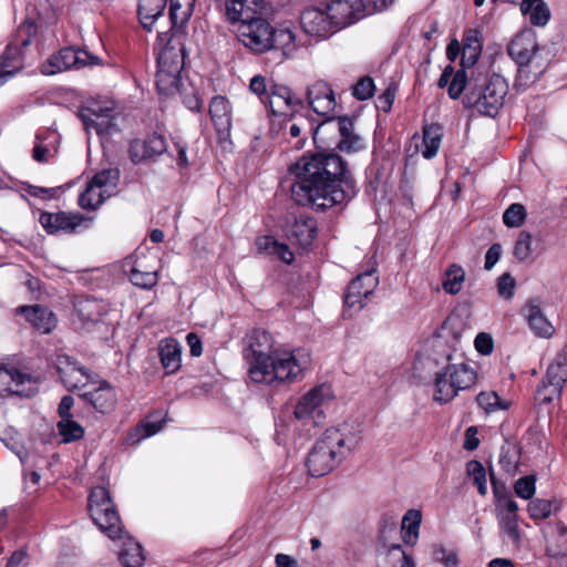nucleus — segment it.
<instances>
[{
    "instance_id": "nucleus-1",
    "label": "nucleus",
    "mask_w": 567,
    "mask_h": 567,
    "mask_svg": "<svg viewBox=\"0 0 567 567\" xmlns=\"http://www.w3.org/2000/svg\"><path fill=\"white\" fill-rule=\"evenodd\" d=\"M365 148L364 138L354 130V123L344 116L338 142L332 152L305 154L291 166L295 175L291 198L300 206L326 210L348 203L355 195V182L347 162L337 153H357Z\"/></svg>"
},
{
    "instance_id": "nucleus-2",
    "label": "nucleus",
    "mask_w": 567,
    "mask_h": 567,
    "mask_svg": "<svg viewBox=\"0 0 567 567\" xmlns=\"http://www.w3.org/2000/svg\"><path fill=\"white\" fill-rule=\"evenodd\" d=\"M508 84L499 74L474 71L466 78L465 71H457L452 80L447 94L452 100L463 95L465 107L475 109L480 114L494 117L504 104Z\"/></svg>"
},
{
    "instance_id": "nucleus-3",
    "label": "nucleus",
    "mask_w": 567,
    "mask_h": 567,
    "mask_svg": "<svg viewBox=\"0 0 567 567\" xmlns=\"http://www.w3.org/2000/svg\"><path fill=\"white\" fill-rule=\"evenodd\" d=\"M507 53L517 64L515 84L528 86L536 82L549 65V50L540 47L532 29L519 32L508 44Z\"/></svg>"
},
{
    "instance_id": "nucleus-4",
    "label": "nucleus",
    "mask_w": 567,
    "mask_h": 567,
    "mask_svg": "<svg viewBox=\"0 0 567 567\" xmlns=\"http://www.w3.org/2000/svg\"><path fill=\"white\" fill-rule=\"evenodd\" d=\"M359 439L341 429H327L309 452L307 466L313 477L331 472L358 445Z\"/></svg>"
},
{
    "instance_id": "nucleus-5",
    "label": "nucleus",
    "mask_w": 567,
    "mask_h": 567,
    "mask_svg": "<svg viewBox=\"0 0 567 567\" xmlns=\"http://www.w3.org/2000/svg\"><path fill=\"white\" fill-rule=\"evenodd\" d=\"M169 19L172 28L167 32H159L155 50L157 51V65L171 68L175 72H182L185 64L184 33L182 27L188 20V9L182 10L179 0H169Z\"/></svg>"
},
{
    "instance_id": "nucleus-6",
    "label": "nucleus",
    "mask_w": 567,
    "mask_h": 567,
    "mask_svg": "<svg viewBox=\"0 0 567 567\" xmlns=\"http://www.w3.org/2000/svg\"><path fill=\"white\" fill-rule=\"evenodd\" d=\"M37 31V24L30 19L24 20L18 28L13 40L0 55V86L24 68V49L31 43Z\"/></svg>"
},
{
    "instance_id": "nucleus-7",
    "label": "nucleus",
    "mask_w": 567,
    "mask_h": 567,
    "mask_svg": "<svg viewBox=\"0 0 567 567\" xmlns=\"http://www.w3.org/2000/svg\"><path fill=\"white\" fill-rule=\"evenodd\" d=\"M451 361V357H447ZM476 381L475 371L465 363L449 362L435 375L434 401L444 404L452 401L461 390L471 388Z\"/></svg>"
},
{
    "instance_id": "nucleus-8",
    "label": "nucleus",
    "mask_w": 567,
    "mask_h": 567,
    "mask_svg": "<svg viewBox=\"0 0 567 567\" xmlns=\"http://www.w3.org/2000/svg\"><path fill=\"white\" fill-rule=\"evenodd\" d=\"M295 352L276 350L266 363L265 369L255 368L250 379L256 383L274 384L275 382H291L303 369Z\"/></svg>"
},
{
    "instance_id": "nucleus-9",
    "label": "nucleus",
    "mask_w": 567,
    "mask_h": 567,
    "mask_svg": "<svg viewBox=\"0 0 567 567\" xmlns=\"http://www.w3.org/2000/svg\"><path fill=\"white\" fill-rule=\"evenodd\" d=\"M89 511L94 524L111 539L122 537L123 526L109 489L97 486L91 491Z\"/></svg>"
},
{
    "instance_id": "nucleus-10",
    "label": "nucleus",
    "mask_w": 567,
    "mask_h": 567,
    "mask_svg": "<svg viewBox=\"0 0 567 567\" xmlns=\"http://www.w3.org/2000/svg\"><path fill=\"white\" fill-rule=\"evenodd\" d=\"M100 58L86 50L66 47L51 54L40 66L44 75H55L69 70H80L100 64Z\"/></svg>"
},
{
    "instance_id": "nucleus-11",
    "label": "nucleus",
    "mask_w": 567,
    "mask_h": 567,
    "mask_svg": "<svg viewBox=\"0 0 567 567\" xmlns=\"http://www.w3.org/2000/svg\"><path fill=\"white\" fill-rule=\"evenodd\" d=\"M244 355L249 364V372L255 368L265 369L269 358L276 351L269 332L261 329L251 330L244 339Z\"/></svg>"
},
{
    "instance_id": "nucleus-12",
    "label": "nucleus",
    "mask_w": 567,
    "mask_h": 567,
    "mask_svg": "<svg viewBox=\"0 0 567 567\" xmlns=\"http://www.w3.org/2000/svg\"><path fill=\"white\" fill-rule=\"evenodd\" d=\"M237 32L238 40L243 45L255 53H264L271 48V25L260 17L239 24Z\"/></svg>"
},
{
    "instance_id": "nucleus-13",
    "label": "nucleus",
    "mask_w": 567,
    "mask_h": 567,
    "mask_svg": "<svg viewBox=\"0 0 567 567\" xmlns=\"http://www.w3.org/2000/svg\"><path fill=\"white\" fill-rule=\"evenodd\" d=\"M37 380L14 367L0 364V394L9 393L30 398L38 392Z\"/></svg>"
},
{
    "instance_id": "nucleus-14",
    "label": "nucleus",
    "mask_w": 567,
    "mask_h": 567,
    "mask_svg": "<svg viewBox=\"0 0 567 567\" xmlns=\"http://www.w3.org/2000/svg\"><path fill=\"white\" fill-rule=\"evenodd\" d=\"M330 389L326 385L316 386L306 393L297 403L293 414L297 420L311 421L315 425L324 419L322 405L328 399Z\"/></svg>"
},
{
    "instance_id": "nucleus-15",
    "label": "nucleus",
    "mask_w": 567,
    "mask_h": 567,
    "mask_svg": "<svg viewBox=\"0 0 567 567\" xmlns=\"http://www.w3.org/2000/svg\"><path fill=\"white\" fill-rule=\"evenodd\" d=\"M567 382V344L563 347L555 358V361L547 368L546 380L543 382L538 393L549 390L550 394L542 398V403H550L554 398H560L563 388Z\"/></svg>"
},
{
    "instance_id": "nucleus-16",
    "label": "nucleus",
    "mask_w": 567,
    "mask_h": 567,
    "mask_svg": "<svg viewBox=\"0 0 567 567\" xmlns=\"http://www.w3.org/2000/svg\"><path fill=\"white\" fill-rule=\"evenodd\" d=\"M55 368L61 382L69 391L84 386L92 379L90 370L68 354L56 357Z\"/></svg>"
},
{
    "instance_id": "nucleus-17",
    "label": "nucleus",
    "mask_w": 567,
    "mask_h": 567,
    "mask_svg": "<svg viewBox=\"0 0 567 567\" xmlns=\"http://www.w3.org/2000/svg\"><path fill=\"white\" fill-rule=\"evenodd\" d=\"M363 7V0H334L327 4L336 32L364 17Z\"/></svg>"
},
{
    "instance_id": "nucleus-18",
    "label": "nucleus",
    "mask_w": 567,
    "mask_h": 567,
    "mask_svg": "<svg viewBox=\"0 0 567 567\" xmlns=\"http://www.w3.org/2000/svg\"><path fill=\"white\" fill-rule=\"evenodd\" d=\"M303 31L318 39H326L336 33L327 7L324 9L307 8L300 17Z\"/></svg>"
},
{
    "instance_id": "nucleus-19",
    "label": "nucleus",
    "mask_w": 567,
    "mask_h": 567,
    "mask_svg": "<svg viewBox=\"0 0 567 567\" xmlns=\"http://www.w3.org/2000/svg\"><path fill=\"white\" fill-rule=\"evenodd\" d=\"M86 131L94 130L99 135L117 132L115 111L111 107L84 109L79 113Z\"/></svg>"
},
{
    "instance_id": "nucleus-20",
    "label": "nucleus",
    "mask_w": 567,
    "mask_h": 567,
    "mask_svg": "<svg viewBox=\"0 0 567 567\" xmlns=\"http://www.w3.org/2000/svg\"><path fill=\"white\" fill-rule=\"evenodd\" d=\"M378 282V278L372 271L358 275L348 286L344 303L349 308L362 309L364 300L373 293Z\"/></svg>"
},
{
    "instance_id": "nucleus-21",
    "label": "nucleus",
    "mask_w": 567,
    "mask_h": 567,
    "mask_svg": "<svg viewBox=\"0 0 567 567\" xmlns=\"http://www.w3.org/2000/svg\"><path fill=\"white\" fill-rule=\"evenodd\" d=\"M167 150V143L162 134L153 133L145 140H135L130 144V157L134 164L159 156Z\"/></svg>"
},
{
    "instance_id": "nucleus-22",
    "label": "nucleus",
    "mask_w": 567,
    "mask_h": 567,
    "mask_svg": "<svg viewBox=\"0 0 567 567\" xmlns=\"http://www.w3.org/2000/svg\"><path fill=\"white\" fill-rule=\"evenodd\" d=\"M343 118L344 116H329L316 127H310L313 142L318 148L322 150L321 152H332L336 142H338Z\"/></svg>"
},
{
    "instance_id": "nucleus-23",
    "label": "nucleus",
    "mask_w": 567,
    "mask_h": 567,
    "mask_svg": "<svg viewBox=\"0 0 567 567\" xmlns=\"http://www.w3.org/2000/svg\"><path fill=\"white\" fill-rule=\"evenodd\" d=\"M307 101L311 110L322 116L328 115L336 107L334 93L329 83L317 81L307 90Z\"/></svg>"
},
{
    "instance_id": "nucleus-24",
    "label": "nucleus",
    "mask_w": 567,
    "mask_h": 567,
    "mask_svg": "<svg viewBox=\"0 0 567 567\" xmlns=\"http://www.w3.org/2000/svg\"><path fill=\"white\" fill-rule=\"evenodd\" d=\"M264 4L262 0H226L224 14L226 20L231 23H247L257 17Z\"/></svg>"
},
{
    "instance_id": "nucleus-25",
    "label": "nucleus",
    "mask_w": 567,
    "mask_h": 567,
    "mask_svg": "<svg viewBox=\"0 0 567 567\" xmlns=\"http://www.w3.org/2000/svg\"><path fill=\"white\" fill-rule=\"evenodd\" d=\"M39 221L45 231L50 235L59 231H74L82 223V217L78 214H69L65 212L49 213L43 212Z\"/></svg>"
},
{
    "instance_id": "nucleus-26",
    "label": "nucleus",
    "mask_w": 567,
    "mask_h": 567,
    "mask_svg": "<svg viewBox=\"0 0 567 567\" xmlns=\"http://www.w3.org/2000/svg\"><path fill=\"white\" fill-rule=\"evenodd\" d=\"M18 312L24 315L27 320L41 333H50L56 327V316L48 307L21 306L18 308Z\"/></svg>"
},
{
    "instance_id": "nucleus-27",
    "label": "nucleus",
    "mask_w": 567,
    "mask_h": 567,
    "mask_svg": "<svg viewBox=\"0 0 567 567\" xmlns=\"http://www.w3.org/2000/svg\"><path fill=\"white\" fill-rule=\"evenodd\" d=\"M80 396L103 414L112 412L117 403L115 390L106 381L102 382L97 389L85 392Z\"/></svg>"
},
{
    "instance_id": "nucleus-28",
    "label": "nucleus",
    "mask_w": 567,
    "mask_h": 567,
    "mask_svg": "<svg viewBox=\"0 0 567 567\" xmlns=\"http://www.w3.org/2000/svg\"><path fill=\"white\" fill-rule=\"evenodd\" d=\"M73 305L78 318L84 324L99 322L107 312L106 305L96 298L78 297Z\"/></svg>"
},
{
    "instance_id": "nucleus-29",
    "label": "nucleus",
    "mask_w": 567,
    "mask_h": 567,
    "mask_svg": "<svg viewBox=\"0 0 567 567\" xmlns=\"http://www.w3.org/2000/svg\"><path fill=\"white\" fill-rule=\"evenodd\" d=\"M209 115L218 134H228L231 127L230 103L221 95H216L209 104Z\"/></svg>"
},
{
    "instance_id": "nucleus-30",
    "label": "nucleus",
    "mask_w": 567,
    "mask_h": 567,
    "mask_svg": "<svg viewBox=\"0 0 567 567\" xmlns=\"http://www.w3.org/2000/svg\"><path fill=\"white\" fill-rule=\"evenodd\" d=\"M161 363L167 373H175L182 365V347L177 340L168 338L161 341L158 347Z\"/></svg>"
},
{
    "instance_id": "nucleus-31",
    "label": "nucleus",
    "mask_w": 567,
    "mask_h": 567,
    "mask_svg": "<svg viewBox=\"0 0 567 567\" xmlns=\"http://www.w3.org/2000/svg\"><path fill=\"white\" fill-rule=\"evenodd\" d=\"M289 236L302 247L310 246L317 236V221L310 216L299 215L290 226Z\"/></svg>"
},
{
    "instance_id": "nucleus-32",
    "label": "nucleus",
    "mask_w": 567,
    "mask_h": 567,
    "mask_svg": "<svg viewBox=\"0 0 567 567\" xmlns=\"http://www.w3.org/2000/svg\"><path fill=\"white\" fill-rule=\"evenodd\" d=\"M520 11L537 27L546 25L550 19V11L544 0H522Z\"/></svg>"
},
{
    "instance_id": "nucleus-33",
    "label": "nucleus",
    "mask_w": 567,
    "mask_h": 567,
    "mask_svg": "<svg viewBox=\"0 0 567 567\" xmlns=\"http://www.w3.org/2000/svg\"><path fill=\"white\" fill-rule=\"evenodd\" d=\"M181 72H175L171 68L157 65L156 87L159 94L169 96L179 92Z\"/></svg>"
},
{
    "instance_id": "nucleus-34",
    "label": "nucleus",
    "mask_w": 567,
    "mask_h": 567,
    "mask_svg": "<svg viewBox=\"0 0 567 567\" xmlns=\"http://www.w3.org/2000/svg\"><path fill=\"white\" fill-rule=\"evenodd\" d=\"M270 50L280 51L282 58H289L297 49L295 33L289 28L271 27Z\"/></svg>"
},
{
    "instance_id": "nucleus-35",
    "label": "nucleus",
    "mask_w": 567,
    "mask_h": 567,
    "mask_svg": "<svg viewBox=\"0 0 567 567\" xmlns=\"http://www.w3.org/2000/svg\"><path fill=\"white\" fill-rule=\"evenodd\" d=\"M282 104L289 109L295 110L297 106H302V101L300 97L296 96V94L289 87L275 85L269 96V106L272 113H281L280 109Z\"/></svg>"
},
{
    "instance_id": "nucleus-36",
    "label": "nucleus",
    "mask_w": 567,
    "mask_h": 567,
    "mask_svg": "<svg viewBox=\"0 0 567 567\" xmlns=\"http://www.w3.org/2000/svg\"><path fill=\"white\" fill-rule=\"evenodd\" d=\"M529 328L537 337L549 338L554 333V327L543 315L538 306L528 305L525 309Z\"/></svg>"
},
{
    "instance_id": "nucleus-37",
    "label": "nucleus",
    "mask_w": 567,
    "mask_h": 567,
    "mask_svg": "<svg viewBox=\"0 0 567 567\" xmlns=\"http://www.w3.org/2000/svg\"><path fill=\"white\" fill-rule=\"evenodd\" d=\"M491 484L495 498V512L497 514L518 512V504L512 498L504 485H498L494 472H489Z\"/></svg>"
},
{
    "instance_id": "nucleus-38",
    "label": "nucleus",
    "mask_w": 567,
    "mask_h": 567,
    "mask_svg": "<svg viewBox=\"0 0 567 567\" xmlns=\"http://www.w3.org/2000/svg\"><path fill=\"white\" fill-rule=\"evenodd\" d=\"M167 0H140L138 16L142 25L151 30L156 19L162 16Z\"/></svg>"
},
{
    "instance_id": "nucleus-39",
    "label": "nucleus",
    "mask_w": 567,
    "mask_h": 567,
    "mask_svg": "<svg viewBox=\"0 0 567 567\" xmlns=\"http://www.w3.org/2000/svg\"><path fill=\"white\" fill-rule=\"evenodd\" d=\"M118 559L125 567H142L145 556L141 544L127 537L118 553Z\"/></svg>"
},
{
    "instance_id": "nucleus-40",
    "label": "nucleus",
    "mask_w": 567,
    "mask_h": 567,
    "mask_svg": "<svg viewBox=\"0 0 567 567\" xmlns=\"http://www.w3.org/2000/svg\"><path fill=\"white\" fill-rule=\"evenodd\" d=\"M113 194L110 190L102 189L97 186H94V183L90 181L86 189L79 196V205L83 209L94 210L100 207L106 198L111 197Z\"/></svg>"
},
{
    "instance_id": "nucleus-41",
    "label": "nucleus",
    "mask_w": 567,
    "mask_h": 567,
    "mask_svg": "<svg viewBox=\"0 0 567 567\" xmlns=\"http://www.w3.org/2000/svg\"><path fill=\"white\" fill-rule=\"evenodd\" d=\"M130 281L142 289H151L158 281L157 272L153 270H144L141 265H132L130 269H125Z\"/></svg>"
},
{
    "instance_id": "nucleus-42",
    "label": "nucleus",
    "mask_w": 567,
    "mask_h": 567,
    "mask_svg": "<svg viewBox=\"0 0 567 567\" xmlns=\"http://www.w3.org/2000/svg\"><path fill=\"white\" fill-rule=\"evenodd\" d=\"M497 522L499 529L512 540L514 544H519L522 539V532L518 525V512L497 514Z\"/></svg>"
},
{
    "instance_id": "nucleus-43",
    "label": "nucleus",
    "mask_w": 567,
    "mask_h": 567,
    "mask_svg": "<svg viewBox=\"0 0 567 567\" xmlns=\"http://www.w3.org/2000/svg\"><path fill=\"white\" fill-rule=\"evenodd\" d=\"M464 280V269L457 264H452L444 272L443 288L447 293L456 295L461 291Z\"/></svg>"
},
{
    "instance_id": "nucleus-44",
    "label": "nucleus",
    "mask_w": 567,
    "mask_h": 567,
    "mask_svg": "<svg viewBox=\"0 0 567 567\" xmlns=\"http://www.w3.org/2000/svg\"><path fill=\"white\" fill-rule=\"evenodd\" d=\"M441 127L437 125L426 126L423 131L424 150L422 156L426 159L433 158L440 148L441 144Z\"/></svg>"
},
{
    "instance_id": "nucleus-45",
    "label": "nucleus",
    "mask_w": 567,
    "mask_h": 567,
    "mask_svg": "<svg viewBox=\"0 0 567 567\" xmlns=\"http://www.w3.org/2000/svg\"><path fill=\"white\" fill-rule=\"evenodd\" d=\"M58 432L63 443H71L83 439V426L73 420V417L62 419L56 424Z\"/></svg>"
},
{
    "instance_id": "nucleus-46",
    "label": "nucleus",
    "mask_w": 567,
    "mask_h": 567,
    "mask_svg": "<svg viewBox=\"0 0 567 567\" xmlns=\"http://www.w3.org/2000/svg\"><path fill=\"white\" fill-rule=\"evenodd\" d=\"M422 520L420 511L409 509L403 516L402 528H405V535L403 537L406 544H414L419 536V528Z\"/></svg>"
},
{
    "instance_id": "nucleus-47",
    "label": "nucleus",
    "mask_w": 567,
    "mask_h": 567,
    "mask_svg": "<svg viewBox=\"0 0 567 567\" xmlns=\"http://www.w3.org/2000/svg\"><path fill=\"white\" fill-rule=\"evenodd\" d=\"M120 181V171L117 168H106L96 173L91 179L94 186L110 190L114 194Z\"/></svg>"
},
{
    "instance_id": "nucleus-48",
    "label": "nucleus",
    "mask_w": 567,
    "mask_h": 567,
    "mask_svg": "<svg viewBox=\"0 0 567 567\" xmlns=\"http://www.w3.org/2000/svg\"><path fill=\"white\" fill-rule=\"evenodd\" d=\"M476 401L478 405L487 413H492L497 410H506L509 406L508 402L503 401L494 391L481 392L476 396Z\"/></svg>"
},
{
    "instance_id": "nucleus-49",
    "label": "nucleus",
    "mask_w": 567,
    "mask_h": 567,
    "mask_svg": "<svg viewBox=\"0 0 567 567\" xmlns=\"http://www.w3.org/2000/svg\"><path fill=\"white\" fill-rule=\"evenodd\" d=\"M498 463L504 472L515 475L519 463V452L511 445L502 446Z\"/></svg>"
},
{
    "instance_id": "nucleus-50",
    "label": "nucleus",
    "mask_w": 567,
    "mask_h": 567,
    "mask_svg": "<svg viewBox=\"0 0 567 567\" xmlns=\"http://www.w3.org/2000/svg\"><path fill=\"white\" fill-rule=\"evenodd\" d=\"M467 473L473 478L474 485L477 487L482 496L487 494L486 471L481 462L471 461L467 463Z\"/></svg>"
},
{
    "instance_id": "nucleus-51",
    "label": "nucleus",
    "mask_w": 567,
    "mask_h": 567,
    "mask_svg": "<svg viewBox=\"0 0 567 567\" xmlns=\"http://www.w3.org/2000/svg\"><path fill=\"white\" fill-rule=\"evenodd\" d=\"M481 53L482 51L462 50L461 69L458 71H465L466 78H472L474 71L487 72L484 66L476 65Z\"/></svg>"
},
{
    "instance_id": "nucleus-52",
    "label": "nucleus",
    "mask_w": 567,
    "mask_h": 567,
    "mask_svg": "<svg viewBox=\"0 0 567 567\" xmlns=\"http://www.w3.org/2000/svg\"><path fill=\"white\" fill-rule=\"evenodd\" d=\"M532 241L533 237L528 231L523 230L519 233L514 247V256L519 261H525L532 256Z\"/></svg>"
},
{
    "instance_id": "nucleus-53",
    "label": "nucleus",
    "mask_w": 567,
    "mask_h": 567,
    "mask_svg": "<svg viewBox=\"0 0 567 567\" xmlns=\"http://www.w3.org/2000/svg\"><path fill=\"white\" fill-rule=\"evenodd\" d=\"M526 218V209L522 204H512L503 214V221L507 227H519Z\"/></svg>"
},
{
    "instance_id": "nucleus-54",
    "label": "nucleus",
    "mask_w": 567,
    "mask_h": 567,
    "mask_svg": "<svg viewBox=\"0 0 567 567\" xmlns=\"http://www.w3.org/2000/svg\"><path fill=\"white\" fill-rule=\"evenodd\" d=\"M553 503L547 499L536 498L528 503L527 512L532 519H546L550 516Z\"/></svg>"
},
{
    "instance_id": "nucleus-55",
    "label": "nucleus",
    "mask_w": 567,
    "mask_h": 567,
    "mask_svg": "<svg viewBox=\"0 0 567 567\" xmlns=\"http://www.w3.org/2000/svg\"><path fill=\"white\" fill-rule=\"evenodd\" d=\"M375 86L372 78L364 76L353 86L352 94L359 101H365L373 96Z\"/></svg>"
},
{
    "instance_id": "nucleus-56",
    "label": "nucleus",
    "mask_w": 567,
    "mask_h": 567,
    "mask_svg": "<svg viewBox=\"0 0 567 567\" xmlns=\"http://www.w3.org/2000/svg\"><path fill=\"white\" fill-rule=\"evenodd\" d=\"M515 494L523 499H530L536 491L535 477L524 476L518 478L514 484Z\"/></svg>"
},
{
    "instance_id": "nucleus-57",
    "label": "nucleus",
    "mask_w": 567,
    "mask_h": 567,
    "mask_svg": "<svg viewBox=\"0 0 567 567\" xmlns=\"http://www.w3.org/2000/svg\"><path fill=\"white\" fill-rule=\"evenodd\" d=\"M433 557L436 561L442 563L445 567H454L458 559L455 551H447L442 544L433 545Z\"/></svg>"
},
{
    "instance_id": "nucleus-58",
    "label": "nucleus",
    "mask_w": 567,
    "mask_h": 567,
    "mask_svg": "<svg viewBox=\"0 0 567 567\" xmlns=\"http://www.w3.org/2000/svg\"><path fill=\"white\" fill-rule=\"evenodd\" d=\"M516 287V281L509 272L503 274L497 280L498 295L505 299L513 297Z\"/></svg>"
},
{
    "instance_id": "nucleus-59",
    "label": "nucleus",
    "mask_w": 567,
    "mask_h": 567,
    "mask_svg": "<svg viewBox=\"0 0 567 567\" xmlns=\"http://www.w3.org/2000/svg\"><path fill=\"white\" fill-rule=\"evenodd\" d=\"M475 349L483 355H488L493 352L494 341L489 333L480 332L474 340Z\"/></svg>"
},
{
    "instance_id": "nucleus-60",
    "label": "nucleus",
    "mask_w": 567,
    "mask_h": 567,
    "mask_svg": "<svg viewBox=\"0 0 567 567\" xmlns=\"http://www.w3.org/2000/svg\"><path fill=\"white\" fill-rule=\"evenodd\" d=\"M381 553L386 556V558L392 563H401L409 555L403 550L400 544L385 545L382 544Z\"/></svg>"
},
{
    "instance_id": "nucleus-61",
    "label": "nucleus",
    "mask_w": 567,
    "mask_h": 567,
    "mask_svg": "<svg viewBox=\"0 0 567 567\" xmlns=\"http://www.w3.org/2000/svg\"><path fill=\"white\" fill-rule=\"evenodd\" d=\"M462 50L482 51L481 33L478 30L470 29L465 32L464 38H463V49Z\"/></svg>"
},
{
    "instance_id": "nucleus-62",
    "label": "nucleus",
    "mask_w": 567,
    "mask_h": 567,
    "mask_svg": "<svg viewBox=\"0 0 567 567\" xmlns=\"http://www.w3.org/2000/svg\"><path fill=\"white\" fill-rule=\"evenodd\" d=\"M291 116L296 118V122H292L288 127L291 137H299L302 130L308 128L310 131V127H312L308 118L303 116L296 117L293 113H291Z\"/></svg>"
},
{
    "instance_id": "nucleus-63",
    "label": "nucleus",
    "mask_w": 567,
    "mask_h": 567,
    "mask_svg": "<svg viewBox=\"0 0 567 567\" xmlns=\"http://www.w3.org/2000/svg\"><path fill=\"white\" fill-rule=\"evenodd\" d=\"M501 255H502L501 244H493L486 251L484 268L486 270H491L496 265V262L499 260Z\"/></svg>"
},
{
    "instance_id": "nucleus-64",
    "label": "nucleus",
    "mask_w": 567,
    "mask_h": 567,
    "mask_svg": "<svg viewBox=\"0 0 567 567\" xmlns=\"http://www.w3.org/2000/svg\"><path fill=\"white\" fill-rule=\"evenodd\" d=\"M28 554L25 549H18L12 553L6 567H27Z\"/></svg>"
}]
</instances>
